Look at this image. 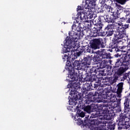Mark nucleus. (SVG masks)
Wrapping results in <instances>:
<instances>
[{"label": "nucleus", "mask_w": 130, "mask_h": 130, "mask_svg": "<svg viewBox=\"0 0 130 130\" xmlns=\"http://www.w3.org/2000/svg\"><path fill=\"white\" fill-rule=\"evenodd\" d=\"M85 22L87 23L80 18L75 17V21L72 26V30L69 33V37H67L66 39L63 48L64 53L72 51L73 50L71 49L76 47V42H77L81 36L82 37L84 35V31L87 29Z\"/></svg>", "instance_id": "1"}, {"label": "nucleus", "mask_w": 130, "mask_h": 130, "mask_svg": "<svg viewBox=\"0 0 130 130\" xmlns=\"http://www.w3.org/2000/svg\"><path fill=\"white\" fill-rule=\"evenodd\" d=\"M92 62V57L89 55H85L83 59L80 61L75 60L74 62L68 60L66 62L65 69L69 72L68 78L71 79V82H78L80 83L84 77H82V75L80 76V73L76 72L77 70L78 73H80L79 71L83 69H86L88 66H90Z\"/></svg>", "instance_id": "2"}, {"label": "nucleus", "mask_w": 130, "mask_h": 130, "mask_svg": "<svg viewBox=\"0 0 130 130\" xmlns=\"http://www.w3.org/2000/svg\"><path fill=\"white\" fill-rule=\"evenodd\" d=\"M89 117V115H87L83 120L80 117H75V120L77 121L78 125H88L90 130L105 129V126L102 123L100 118L92 119Z\"/></svg>", "instance_id": "3"}, {"label": "nucleus", "mask_w": 130, "mask_h": 130, "mask_svg": "<svg viewBox=\"0 0 130 130\" xmlns=\"http://www.w3.org/2000/svg\"><path fill=\"white\" fill-rule=\"evenodd\" d=\"M90 75H87L86 77L84 78V81L86 82H94L95 83H100V80L101 77L104 76V72L100 71L98 67H92L88 71Z\"/></svg>", "instance_id": "4"}, {"label": "nucleus", "mask_w": 130, "mask_h": 130, "mask_svg": "<svg viewBox=\"0 0 130 130\" xmlns=\"http://www.w3.org/2000/svg\"><path fill=\"white\" fill-rule=\"evenodd\" d=\"M130 113L128 112H124L121 113L118 118V129H122V128H129L130 126Z\"/></svg>", "instance_id": "5"}, {"label": "nucleus", "mask_w": 130, "mask_h": 130, "mask_svg": "<svg viewBox=\"0 0 130 130\" xmlns=\"http://www.w3.org/2000/svg\"><path fill=\"white\" fill-rule=\"evenodd\" d=\"M122 38L120 37L118 35L116 34H114V38L112 42L110 43L109 44V48H110L109 51L110 52H119V49H118V44L121 43L123 44V42H122Z\"/></svg>", "instance_id": "6"}, {"label": "nucleus", "mask_w": 130, "mask_h": 130, "mask_svg": "<svg viewBox=\"0 0 130 130\" xmlns=\"http://www.w3.org/2000/svg\"><path fill=\"white\" fill-rule=\"evenodd\" d=\"M90 83H85L84 87L81 89V94H82V97L84 95L88 94V91H90L91 90H98V91H100L101 89H99L100 87V82H95V81H90Z\"/></svg>", "instance_id": "7"}, {"label": "nucleus", "mask_w": 130, "mask_h": 130, "mask_svg": "<svg viewBox=\"0 0 130 130\" xmlns=\"http://www.w3.org/2000/svg\"><path fill=\"white\" fill-rule=\"evenodd\" d=\"M70 94L73 96V98L69 100V104L73 105V106H76L78 104L77 100H82V98H83V94L77 91L76 89H72L70 92Z\"/></svg>", "instance_id": "8"}, {"label": "nucleus", "mask_w": 130, "mask_h": 130, "mask_svg": "<svg viewBox=\"0 0 130 130\" xmlns=\"http://www.w3.org/2000/svg\"><path fill=\"white\" fill-rule=\"evenodd\" d=\"M90 46L93 49H100V48H105L106 44H105V40L102 38L94 39Z\"/></svg>", "instance_id": "9"}, {"label": "nucleus", "mask_w": 130, "mask_h": 130, "mask_svg": "<svg viewBox=\"0 0 130 130\" xmlns=\"http://www.w3.org/2000/svg\"><path fill=\"white\" fill-rule=\"evenodd\" d=\"M83 106H84V110L85 112L87 113H91V106L89 105V104L92 103L94 102V99L90 95V96H88V98H83L81 101Z\"/></svg>", "instance_id": "10"}, {"label": "nucleus", "mask_w": 130, "mask_h": 130, "mask_svg": "<svg viewBox=\"0 0 130 130\" xmlns=\"http://www.w3.org/2000/svg\"><path fill=\"white\" fill-rule=\"evenodd\" d=\"M115 24L116 26L117 27L118 26V27L115 32V34L122 38H124V37H125V30L129 27V24H124L122 25L119 23H115Z\"/></svg>", "instance_id": "11"}, {"label": "nucleus", "mask_w": 130, "mask_h": 130, "mask_svg": "<svg viewBox=\"0 0 130 130\" xmlns=\"http://www.w3.org/2000/svg\"><path fill=\"white\" fill-rule=\"evenodd\" d=\"M93 9H94V7L92 6H87L85 7V12L86 14L85 15L84 13V17H83V19H80V20H82V21H84L86 23H89L90 19L93 18V16H95V14H92V13H93V11H92Z\"/></svg>", "instance_id": "12"}, {"label": "nucleus", "mask_w": 130, "mask_h": 130, "mask_svg": "<svg viewBox=\"0 0 130 130\" xmlns=\"http://www.w3.org/2000/svg\"><path fill=\"white\" fill-rule=\"evenodd\" d=\"M103 19H104V16H100L97 20H95V24L96 26H100V33L99 34V36H105L107 35V28L106 27L104 30H102V27L103 24H102V21H103Z\"/></svg>", "instance_id": "13"}, {"label": "nucleus", "mask_w": 130, "mask_h": 130, "mask_svg": "<svg viewBox=\"0 0 130 130\" xmlns=\"http://www.w3.org/2000/svg\"><path fill=\"white\" fill-rule=\"evenodd\" d=\"M98 105L94 104H91L90 105V109L91 110L92 113L91 114V116L89 118H91V119H94V118H96V117H99L102 116L101 113H100V111H98Z\"/></svg>", "instance_id": "14"}, {"label": "nucleus", "mask_w": 130, "mask_h": 130, "mask_svg": "<svg viewBox=\"0 0 130 130\" xmlns=\"http://www.w3.org/2000/svg\"><path fill=\"white\" fill-rule=\"evenodd\" d=\"M98 92L97 91H95V92H91L89 93V96H91L93 99L94 98V96H99V97H102L103 99H108L109 98V92Z\"/></svg>", "instance_id": "15"}, {"label": "nucleus", "mask_w": 130, "mask_h": 130, "mask_svg": "<svg viewBox=\"0 0 130 130\" xmlns=\"http://www.w3.org/2000/svg\"><path fill=\"white\" fill-rule=\"evenodd\" d=\"M124 99V112H129L130 107H129V102H130V94H127L123 97Z\"/></svg>", "instance_id": "16"}, {"label": "nucleus", "mask_w": 130, "mask_h": 130, "mask_svg": "<svg viewBox=\"0 0 130 130\" xmlns=\"http://www.w3.org/2000/svg\"><path fill=\"white\" fill-rule=\"evenodd\" d=\"M98 52L100 54L102 59H111V54L110 53H106L105 49H103L101 51L98 50Z\"/></svg>", "instance_id": "17"}, {"label": "nucleus", "mask_w": 130, "mask_h": 130, "mask_svg": "<svg viewBox=\"0 0 130 130\" xmlns=\"http://www.w3.org/2000/svg\"><path fill=\"white\" fill-rule=\"evenodd\" d=\"M114 26H116L115 23L108 24L107 26V36H112L114 34V30H113Z\"/></svg>", "instance_id": "18"}, {"label": "nucleus", "mask_w": 130, "mask_h": 130, "mask_svg": "<svg viewBox=\"0 0 130 130\" xmlns=\"http://www.w3.org/2000/svg\"><path fill=\"white\" fill-rule=\"evenodd\" d=\"M77 10V14L75 18H80V19H82L83 20L85 17V11H84L83 8L80 6H78Z\"/></svg>", "instance_id": "19"}, {"label": "nucleus", "mask_w": 130, "mask_h": 130, "mask_svg": "<svg viewBox=\"0 0 130 130\" xmlns=\"http://www.w3.org/2000/svg\"><path fill=\"white\" fill-rule=\"evenodd\" d=\"M96 54L93 57L92 56H90V57H92L91 60H93L95 64H99V63L101 62L102 58H101V56L100 55L98 51H96Z\"/></svg>", "instance_id": "20"}, {"label": "nucleus", "mask_w": 130, "mask_h": 130, "mask_svg": "<svg viewBox=\"0 0 130 130\" xmlns=\"http://www.w3.org/2000/svg\"><path fill=\"white\" fill-rule=\"evenodd\" d=\"M100 31V26H97V28L94 27L92 28L90 34L91 37H97V36H99Z\"/></svg>", "instance_id": "21"}, {"label": "nucleus", "mask_w": 130, "mask_h": 130, "mask_svg": "<svg viewBox=\"0 0 130 130\" xmlns=\"http://www.w3.org/2000/svg\"><path fill=\"white\" fill-rule=\"evenodd\" d=\"M100 67H98V69H100V71H102L104 72V76H105V70H103L104 69H105L106 68H107L108 67H109V65L107 64V63L105 62V60L101 61V62L99 63Z\"/></svg>", "instance_id": "22"}, {"label": "nucleus", "mask_w": 130, "mask_h": 130, "mask_svg": "<svg viewBox=\"0 0 130 130\" xmlns=\"http://www.w3.org/2000/svg\"><path fill=\"white\" fill-rule=\"evenodd\" d=\"M118 80V76L116 75L114 77H110L108 80V82L110 85H113L114 83H116Z\"/></svg>", "instance_id": "23"}, {"label": "nucleus", "mask_w": 130, "mask_h": 130, "mask_svg": "<svg viewBox=\"0 0 130 130\" xmlns=\"http://www.w3.org/2000/svg\"><path fill=\"white\" fill-rule=\"evenodd\" d=\"M109 98L110 100V102H112V103H114V102H116L117 98H116V95L115 94H113L111 92H109Z\"/></svg>", "instance_id": "24"}, {"label": "nucleus", "mask_w": 130, "mask_h": 130, "mask_svg": "<svg viewBox=\"0 0 130 130\" xmlns=\"http://www.w3.org/2000/svg\"><path fill=\"white\" fill-rule=\"evenodd\" d=\"M116 102H117V104H116V109L117 112H121V108L120 107V103H121V99H118L116 100Z\"/></svg>", "instance_id": "25"}, {"label": "nucleus", "mask_w": 130, "mask_h": 130, "mask_svg": "<svg viewBox=\"0 0 130 130\" xmlns=\"http://www.w3.org/2000/svg\"><path fill=\"white\" fill-rule=\"evenodd\" d=\"M87 6L89 7H94L96 1L97 0H85Z\"/></svg>", "instance_id": "26"}, {"label": "nucleus", "mask_w": 130, "mask_h": 130, "mask_svg": "<svg viewBox=\"0 0 130 130\" xmlns=\"http://www.w3.org/2000/svg\"><path fill=\"white\" fill-rule=\"evenodd\" d=\"M104 19H103V21H104V20H105V22H107V23H113V24H114V23H115V22H114V20L113 18L111 17H106V18H105V17H104Z\"/></svg>", "instance_id": "27"}, {"label": "nucleus", "mask_w": 130, "mask_h": 130, "mask_svg": "<svg viewBox=\"0 0 130 130\" xmlns=\"http://www.w3.org/2000/svg\"><path fill=\"white\" fill-rule=\"evenodd\" d=\"M118 91H122L123 90V82H120L117 85Z\"/></svg>", "instance_id": "28"}, {"label": "nucleus", "mask_w": 130, "mask_h": 130, "mask_svg": "<svg viewBox=\"0 0 130 130\" xmlns=\"http://www.w3.org/2000/svg\"><path fill=\"white\" fill-rule=\"evenodd\" d=\"M98 105V111H100H100H103V110L104 109V108L106 107V105H104V104H100V105Z\"/></svg>", "instance_id": "29"}, {"label": "nucleus", "mask_w": 130, "mask_h": 130, "mask_svg": "<svg viewBox=\"0 0 130 130\" xmlns=\"http://www.w3.org/2000/svg\"><path fill=\"white\" fill-rule=\"evenodd\" d=\"M70 53L65 54L63 55V56H62L63 61H66V60H70Z\"/></svg>", "instance_id": "30"}, {"label": "nucleus", "mask_w": 130, "mask_h": 130, "mask_svg": "<svg viewBox=\"0 0 130 130\" xmlns=\"http://www.w3.org/2000/svg\"><path fill=\"white\" fill-rule=\"evenodd\" d=\"M122 20L125 22L127 24H130V16H125L124 17L121 18Z\"/></svg>", "instance_id": "31"}, {"label": "nucleus", "mask_w": 130, "mask_h": 130, "mask_svg": "<svg viewBox=\"0 0 130 130\" xmlns=\"http://www.w3.org/2000/svg\"><path fill=\"white\" fill-rule=\"evenodd\" d=\"M122 12L126 14L125 16H130V8H124L122 9Z\"/></svg>", "instance_id": "32"}, {"label": "nucleus", "mask_w": 130, "mask_h": 130, "mask_svg": "<svg viewBox=\"0 0 130 130\" xmlns=\"http://www.w3.org/2000/svg\"><path fill=\"white\" fill-rule=\"evenodd\" d=\"M103 114L104 115H107V114H109V110H108V108L107 107H105L103 111H102Z\"/></svg>", "instance_id": "33"}, {"label": "nucleus", "mask_w": 130, "mask_h": 130, "mask_svg": "<svg viewBox=\"0 0 130 130\" xmlns=\"http://www.w3.org/2000/svg\"><path fill=\"white\" fill-rule=\"evenodd\" d=\"M105 118L106 120H112L113 116L111 114H108L107 115H105Z\"/></svg>", "instance_id": "34"}, {"label": "nucleus", "mask_w": 130, "mask_h": 130, "mask_svg": "<svg viewBox=\"0 0 130 130\" xmlns=\"http://www.w3.org/2000/svg\"><path fill=\"white\" fill-rule=\"evenodd\" d=\"M86 51L87 52H89V53H93V48L91 47H87L86 48H85V52H86Z\"/></svg>", "instance_id": "35"}, {"label": "nucleus", "mask_w": 130, "mask_h": 130, "mask_svg": "<svg viewBox=\"0 0 130 130\" xmlns=\"http://www.w3.org/2000/svg\"><path fill=\"white\" fill-rule=\"evenodd\" d=\"M112 18H113V19L114 20V21H115V20H117V19H118V18H120V16L118 15L116 13H115V12H114L113 13Z\"/></svg>", "instance_id": "36"}, {"label": "nucleus", "mask_w": 130, "mask_h": 130, "mask_svg": "<svg viewBox=\"0 0 130 130\" xmlns=\"http://www.w3.org/2000/svg\"><path fill=\"white\" fill-rule=\"evenodd\" d=\"M116 75H117V76H118V77H121V76H123V80H126V79H127V77H128V73H123L122 75L119 76L118 75H117L116 73H115Z\"/></svg>", "instance_id": "37"}, {"label": "nucleus", "mask_w": 130, "mask_h": 130, "mask_svg": "<svg viewBox=\"0 0 130 130\" xmlns=\"http://www.w3.org/2000/svg\"><path fill=\"white\" fill-rule=\"evenodd\" d=\"M79 116H77L78 117H80V118H83V117H85V113L83 112H81V110L79 111V112L78 113Z\"/></svg>", "instance_id": "38"}, {"label": "nucleus", "mask_w": 130, "mask_h": 130, "mask_svg": "<svg viewBox=\"0 0 130 130\" xmlns=\"http://www.w3.org/2000/svg\"><path fill=\"white\" fill-rule=\"evenodd\" d=\"M108 128L110 130L115 129V123L110 124V125H109Z\"/></svg>", "instance_id": "39"}, {"label": "nucleus", "mask_w": 130, "mask_h": 130, "mask_svg": "<svg viewBox=\"0 0 130 130\" xmlns=\"http://www.w3.org/2000/svg\"><path fill=\"white\" fill-rule=\"evenodd\" d=\"M103 7L105 8V9H106L107 12H110V10H111V6H108L106 4L104 5Z\"/></svg>", "instance_id": "40"}, {"label": "nucleus", "mask_w": 130, "mask_h": 130, "mask_svg": "<svg viewBox=\"0 0 130 130\" xmlns=\"http://www.w3.org/2000/svg\"><path fill=\"white\" fill-rule=\"evenodd\" d=\"M121 10H122V7L120 6L118 10H117L116 12L115 13H117V14L120 17V13H121Z\"/></svg>", "instance_id": "41"}, {"label": "nucleus", "mask_w": 130, "mask_h": 130, "mask_svg": "<svg viewBox=\"0 0 130 130\" xmlns=\"http://www.w3.org/2000/svg\"><path fill=\"white\" fill-rule=\"evenodd\" d=\"M117 97L118 98H121V93H122V90H117Z\"/></svg>", "instance_id": "42"}, {"label": "nucleus", "mask_w": 130, "mask_h": 130, "mask_svg": "<svg viewBox=\"0 0 130 130\" xmlns=\"http://www.w3.org/2000/svg\"><path fill=\"white\" fill-rule=\"evenodd\" d=\"M126 47H127V46H124L123 45L122 46H119L118 47V49L120 51H121V50L122 49H125V48H126Z\"/></svg>", "instance_id": "43"}, {"label": "nucleus", "mask_w": 130, "mask_h": 130, "mask_svg": "<svg viewBox=\"0 0 130 130\" xmlns=\"http://www.w3.org/2000/svg\"><path fill=\"white\" fill-rule=\"evenodd\" d=\"M81 54H82V53H81V52H75L73 55H74L75 56H76V57L77 58L78 57L80 56Z\"/></svg>", "instance_id": "44"}, {"label": "nucleus", "mask_w": 130, "mask_h": 130, "mask_svg": "<svg viewBox=\"0 0 130 130\" xmlns=\"http://www.w3.org/2000/svg\"><path fill=\"white\" fill-rule=\"evenodd\" d=\"M72 60L70 61L71 62V63H73V62H74L76 60L75 59H77V57L75 56L74 54L72 55Z\"/></svg>", "instance_id": "45"}, {"label": "nucleus", "mask_w": 130, "mask_h": 130, "mask_svg": "<svg viewBox=\"0 0 130 130\" xmlns=\"http://www.w3.org/2000/svg\"><path fill=\"white\" fill-rule=\"evenodd\" d=\"M121 5H124L126 2H127L126 0H117Z\"/></svg>", "instance_id": "46"}, {"label": "nucleus", "mask_w": 130, "mask_h": 130, "mask_svg": "<svg viewBox=\"0 0 130 130\" xmlns=\"http://www.w3.org/2000/svg\"><path fill=\"white\" fill-rule=\"evenodd\" d=\"M104 12V10L103 9H102L101 8H99L98 10V13H103Z\"/></svg>", "instance_id": "47"}, {"label": "nucleus", "mask_w": 130, "mask_h": 130, "mask_svg": "<svg viewBox=\"0 0 130 130\" xmlns=\"http://www.w3.org/2000/svg\"><path fill=\"white\" fill-rule=\"evenodd\" d=\"M127 46V47H129L130 48V41L128 42V43ZM129 49H130V48Z\"/></svg>", "instance_id": "48"}, {"label": "nucleus", "mask_w": 130, "mask_h": 130, "mask_svg": "<svg viewBox=\"0 0 130 130\" xmlns=\"http://www.w3.org/2000/svg\"><path fill=\"white\" fill-rule=\"evenodd\" d=\"M115 55H116V56H117V57H118V54H116Z\"/></svg>", "instance_id": "49"}, {"label": "nucleus", "mask_w": 130, "mask_h": 130, "mask_svg": "<svg viewBox=\"0 0 130 130\" xmlns=\"http://www.w3.org/2000/svg\"><path fill=\"white\" fill-rule=\"evenodd\" d=\"M106 89H107V90H108V87H106Z\"/></svg>", "instance_id": "50"}, {"label": "nucleus", "mask_w": 130, "mask_h": 130, "mask_svg": "<svg viewBox=\"0 0 130 130\" xmlns=\"http://www.w3.org/2000/svg\"><path fill=\"white\" fill-rule=\"evenodd\" d=\"M109 87H110V88H111V86H109Z\"/></svg>", "instance_id": "51"}, {"label": "nucleus", "mask_w": 130, "mask_h": 130, "mask_svg": "<svg viewBox=\"0 0 130 130\" xmlns=\"http://www.w3.org/2000/svg\"><path fill=\"white\" fill-rule=\"evenodd\" d=\"M126 1H127V2H128V1H129V0H126Z\"/></svg>", "instance_id": "52"}]
</instances>
